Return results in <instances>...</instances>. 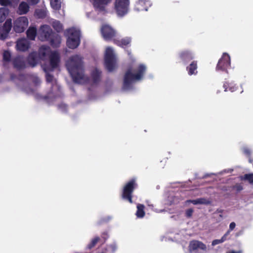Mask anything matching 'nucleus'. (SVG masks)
Listing matches in <instances>:
<instances>
[{
	"label": "nucleus",
	"mask_w": 253,
	"mask_h": 253,
	"mask_svg": "<svg viewBox=\"0 0 253 253\" xmlns=\"http://www.w3.org/2000/svg\"><path fill=\"white\" fill-rule=\"evenodd\" d=\"M37 29L35 27H29L26 32L27 38L31 40H35L37 35Z\"/></svg>",
	"instance_id": "26"
},
{
	"label": "nucleus",
	"mask_w": 253,
	"mask_h": 253,
	"mask_svg": "<svg viewBox=\"0 0 253 253\" xmlns=\"http://www.w3.org/2000/svg\"><path fill=\"white\" fill-rule=\"evenodd\" d=\"M236 226V224L234 222H231L229 225V228L226 233H228V235L230 234L231 231L233 230Z\"/></svg>",
	"instance_id": "42"
},
{
	"label": "nucleus",
	"mask_w": 253,
	"mask_h": 253,
	"mask_svg": "<svg viewBox=\"0 0 253 253\" xmlns=\"http://www.w3.org/2000/svg\"><path fill=\"white\" fill-rule=\"evenodd\" d=\"M54 33L48 25L41 26L40 29V39L42 41H48L52 37V34Z\"/></svg>",
	"instance_id": "11"
},
{
	"label": "nucleus",
	"mask_w": 253,
	"mask_h": 253,
	"mask_svg": "<svg viewBox=\"0 0 253 253\" xmlns=\"http://www.w3.org/2000/svg\"><path fill=\"white\" fill-rule=\"evenodd\" d=\"M101 75V72L97 69H95L92 71L91 73V77L94 84L99 83L100 81Z\"/></svg>",
	"instance_id": "24"
},
{
	"label": "nucleus",
	"mask_w": 253,
	"mask_h": 253,
	"mask_svg": "<svg viewBox=\"0 0 253 253\" xmlns=\"http://www.w3.org/2000/svg\"><path fill=\"white\" fill-rule=\"evenodd\" d=\"M36 80L39 81L38 79H37Z\"/></svg>",
	"instance_id": "52"
},
{
	"label": "nucleus",
	"mask_w": 253,
	"mask_h": 253,
	"mask_svg": "<svg viewBox=\"0 0 253 253\" xmlns=\"http://www.w3.org/2000/svg\"><path fill=\"white\" fill-rule=\"evenodd\" d=\"M228 235V233H226L220 239H215L212 241L211 245L214 246L217 244L222 243L226 240L227 236Z\"/></svg>",
	"instance_id": "31"
},
{
	"label": "nucleus",
	"mask_w": 253,
	"mask_h": 253,
	"mask_svg": "<svg viewBox=\"0 0 253 253\" xmlns=\"http://www.w3.org/2000/svg\"><path fill=\"white\" fill-rule=\"evenodd\" d=\"M50 44L53 48H56L60 46L61 41V37L58 34L54 32L52 34V37L48 41Z\"/></svg>",
	"instance_id": "16"
},
{
	"label": "nucleus",
	"mask_w": 253,
	"mask_h": 253,
	"mask_svg": "<svg viewBox=\"0 0 253 253\" xmlns=\"http://www.w3.org/2000/svg\"><path fill=\"white\" fill-rule=\"evenodd\" d=\"M101 236V239L103 240V243H105L106 240L109 237L108 233L107 231H104V232H102Z\"/></svg>",
	"instance_id": "39"
},
{
	"label": "nucleus",
	"mask_w": 253,
	"mask_h": 253,
	"mask_svg": "<svg viewBox=\"0 0 253 253\" xmlns=\"http://www.w3.org/2000/svg\"><path fill=\"white\" fill-rule=\"evenodd\" d=\"M50 5L53 9L59 10L61 8L60 0H50Z\"/></svg>",
	"instance_id": "32"
},
{
	"label": "nucleus",
	"mask_w": 253,
	"mask_h": 253,
	"mask_svg": "<svg viewBox=\"0 0 253 253\" xmlns=\"http://www.w3.org/2000/svg\"><path fill=\"white\" fill-rule=\"evenodd\" d=\"M249 162L251 163H253V159H251L249 158Z\"/></svg>",
	"instance_id": "50"
},
{
	"label": "nucleus",
	"mask_w": 253,
	"mask_h": 253,
	"mask_svg": "<svg viewBox=\"0 0 253 253\" xmlns=\"http://www.w3.org/2000/svg\"><path fill=\"white\" fill-rule=\"evenodd\" d=\"M189 249L190 252L194 251L198 249L206 251L207 250V246L201 241L193 240L190 242Z\"/></svg>",
	"instance_id": "13"
},
{
	"label": "nucleus",
	"mask_w": 253,
	"mask_h": 253,
	"mask_svg": "<svg viewBox=\"0 0 253 253\" xmlns=\"http://www.w3.org/2000/svg\"><path fill=\"white\" fill-rule=\"evenodd\" d=\"M28 2L31 4L35 5L39 2V0H27Z\"/></svg>",
	"instance_id": "46"
},
{
	"label": "nucleus",
	"mask_w": 253,
	"mask_h": 253,
	"mask_svg": "<svg viewBox=\"0 0 253 253\" xmlns=\"http://www.w3.org/2000/svg\"><path fill=\"white\" fill-rule=\"evenodd\" d=\"M198 61L193 60L186 67V70L189 76L196 75L198 74Z\"/></svg>",
	"instance_id": "17"
},
{
	"label": "nucleus",
	"mask_w": 253,
	"mask_h": 253,
	"mask_svg": "<svg viewBox=\"0 0 253 253\" xmlns=\"http://www.w3.org/2000/svg\"><path fill=\"white\" fill-rule=\"evenodd\" d=\"M116 59L113 50L111 47H108L105 51L104 64L108 72H112L115 68Z\"/></svg>",
	"instance_id": "5"
},
{
	"label": "nucleus",
	"mask_w": 253,
	"mask_h": 253,
	"mask_svg": "<svg viewBox=\"0 0 253 253\" xmlns=\"http://www.w3.org/2000/svg\"><path fill=\"white\" fill-rule=\"evenodd\" d=\"M243 180H247L250 183H253V173L245 174L241 177Z\"/></svg>",
	"instance_id": "34"
},
{
	"label": "nucleus",
	"mask_w": 253,
	"mask_h": 253,
	"mask_svg": "<svg viewBox=\"0 0 253 253\" xmlns=\"http://www.w3.org/2000/svg\"><path fill=\"white\" fill-rule=\"evenodd\" d=\"M145 206L143 204H138L137 205V211L136 215L138 218H142L144 216L145 213L144 211Z\"/></svg>",
	"instance_id": "27"
},
{
	"label": "nucleus",
	"mask_w": 253,
	"mask_h": 253,
	"mask_svg": "<svg viewBox=\"0 0 253 253\" xmlns=\"http://www.w3.org/2000/svg\"><path fill=\"white\" fill-rule=\"evenodd\" d=\"M230 66V58L229 55L224 53L217 64L216 70L227 72L228 68Z\"/></svg>",
	"instance_id": "8"
},
{
	"label": "nucleus",
	"mask_w": 253,
	"mask_h": 253,
	"mask_svg": "<svg viewBox=\"0 0 253 253\" xmlns=\"http://www.w3.org/2000/svg\"><path fill=\"white\" fill-rule=\"evenodd\" d=\"M233 189L236 190L237 192L242 191L243 189L242 185L240 183H237L232 187Z\"/></svg>",
	"instance_id": "37"
},
{
	"label": "nucleus",
	"mask_w": 253,
	"mask_h": 253,
	"mask_svg": "<svg viewBox=\"0 0 253 253\" xmlns=\"http://www.w3.org/2000/svg\"><path fill=\"white\" fill-rule=\"evenodd\" d=\"M11 54L8 51H4L3 53V60L4 62H9L10 61Z\"/></svg>",
	"instance_id": "35"
},
{
	"label": "nucleus",
	"mask_w": 253,
	"mask_h": 253,
	"mask_svg": "<svg viewBox=\"0 0 253 253\" xmlns=\"http://www.w3.org/2000/svg\"><path fill=\"white\" fill-rule=\"evenodd\" d=\"M100 240V238L99 237H95L93 238L90 242L86 246L85 248L87 252L86 253H90L91 250L96 245V244Z\"/></svg>",
	"instance_id": "25"
},
{
	"label": "nucleus",
	"mask_w": 253,
	"mask_h": 253,
	"mask_svg": "<svg viewBox=\"0 0 253 253\" xmlns=\"http://www.w3.org/2000/svg\"><path fill=\"white\" fill-rule=\"evenodd\" d=\"M193 212L194 210L192 209H188L185 211V216L187 218H190L192 216Z\"/></svg>",
	"instance_id": "40"
},
{
	"label": "nucleus",
	"mask_w": 253,
	"mask_h": 253,
	"mask_svg": "<svg viewBox=\"0 0 253 253\" xmlns=\"http://www.w3.org/2000/svg\"><path fill=\"white\" fill-rule=\"evenodd\" d=\"M12 28V20L10 18L7 19L4 23L2 27V31L9 33Z\"/></svg>",
	"instance_id": "30"
},
{
	"label": "nucleus",
	"mask_w": 253,
	"mask_h": 253,
	"mask_svg": "<svg viewBox=\"0 0 253 253\" xmlns=\"http://www.w3.org/2000/svg\"><path fill=\"white\" fill-rule=\"evenodd\" d=\"M9 12V9L5 7L0 8V23H2Z\"/></svg>",
	"instance_id": "29"
},
{
	"label": "nucleus",
	"mask_w": 253,
	"mask_h": 253,
	"mask_svg": "<svg viewBox=\"0 0 253 253\" xmlns=\"http://www.w3.org/2000/svg\"><path fill=\"white\" fill-rule=\"evenodd\" d=\"M68 36L67 40V45L71 49L76 48L80 43V32L74 28L68 29L66 31Z\"/></svg>",
	"instance_id": "4"
},
{
	"label": "nucleus",
	"mask_w": 253,
	"mask_h": 253,
	"mask_svg": "<svg viewBox=\"0 0 253 253\" xmlns=\"http://www.w3.org/2000/svg\"><path fill=\"white\" fill-rule=\"evenodd\" d=\"M11 1L10 0H0V5L4 6L11 5Z\"/></svg>",
	"instance_id": "38"
},
{
	"label": "nucleus",
	"mask_w": 253,
	"mask_h": 253,
	"mask_svg": "<svg viewBox=\"0 0 253 253\" xmlns=\"http://www.w3.org/2000/svg\"><path fill=\"white\" fill-rule=\"evenodd\" d=\"M8 34L9 33L2 31V33L0 34V39L2 40L5 39L7 37Z\"/></svg>",
	"instance_id": "43"
},
{
	"label": "nucleus",
	"mask_w": 253,
	"mask_h": 253,
	"mask_svg": "<svg viewBox=\"0 0 253 253\" xmlns=\"http://www.w3.org/2000/svg\"><path fill=\"white\" fill-rule=\"evenodd\" d=\"M28 25V20L25 16L18 18L14 21L13 30L16 33L23 32Z\"/></svg>",
	"instance_id": "7"
},
{
	"label": "nucleus",
	"mask_w": 253,
	"mask_h": 253,
	"mask_svg": "<svg viewBox=\"0 0 253 253\" xmlns=\"http://www.w3.org/2000/svg\"><path fill=\"white\" fill-rule=\"evenodd\" d=\"M227 86H228V84L227 83L226 84H223V87L224 88V91H226L227 90Z\"/></svg>",
	"instance_id": "48"
},
{
	"label": "nucleus",
	"mask_w": 253,
	"mask_h": 253,
	"mask_svg": "<svg viewBox=\"0 0 253 253\" xmlns=\"http://www.w3.org/2000/svg\"><path fill=\"white\" fill-rule=\"evenodd\" d=\"M226 253H242V251L240 250L238 251H231L228 252Z\"/></svg>",
	"instance_id": "47"
},
{
	"label": "nucleus",
	"mask_w": 253,
	"mask_h": 253,
	"mask_svg": "<svg viewBox=\"0 0 253 253\" xmlns=\"http://www.w3.org/2000/svg\"><path fill=\"white\" fill-rule=\"evenodd\" d=\"M52 27L57 32H59L62 30V25L58 21L53 22Z\"/></svg>",
	"instance_id": "33"
},
{
	"label": "nucleus",
	"mask_w": 253,
	"mask_h": 253,
	"mask_svg": "<svg viewBox=\"0 0 253 253\" xmlns=\"http://www.w3.org/2000/svg\"><path fill=\"white\" fill-rule=\"evenodd\" d=\"M66 66L74 83L80 84L86 83L89 78L84 75L83 58L78 55H73L66 63Z\"/></svg>",
	"instance_id": "1"
},
{
	"label": "nucleus",
	"mask_w": 253,
	"mask_h": 253,
	"mask_svg": "<svg viewBox=\"0 0 253 253\" xmlns=\"http://www.w3.org/2000/svg\"><path fill=\"white\" fill-rule=\"evenodd\" d=\"M219 212L222 213V212H223V211H222V210H220V211H219Z\"/></svg>",
	"instance_id": "51"
},
{
	"label": "nucleus",
	"mask_w": 253,
	"mask_h": 253,
	"mask_svg": "<svg viewBox=\"0 0 253 253\" xmlns=\"http://www.w3.org/2000/svg\"><path fill=\"white\" fill-rule=\"evenodd\" d=\"M18 10L20 14H24L28 12L29 6L26 2H22L19 4Z\"/></svg>",
	"instance_id": "28"
},
{
	"label": "nucleus",
	"mask_w": 253,
	"mask_h": 253,
	"mask_svg": "<svg viewBox=\"0 0 253 253\" xmlns=\"http://www.w3.org/2000/svg\"><path fill=\"white\" fill-rule=\"evenodd\" d=\"M44 70L46 73L45 77H46V82L48 83L52 82L53 81V75H52L50 74H49V73H48L47 69H46V68H44Z\"/></svg>",
	"instance_id": "36"
},
{
	"label": "nucleus",
	"mask_w": 253,
	"mask_h": 253,
	"mask_svg": "<svg viewBox=\"0 0 253 253\" xmlns=\"http://www.w3.org/2000/svg\"><path fill=\"white\" fill-rule=\"evenodd\" d=\"M178 58L181 62L186 63L192 60L194 58V54L191 50H184L178 53Z\"/></svg>",
	"instance_id": "12"
},
{
	"label": "nucleus",
	"mask_w": 253,
	"mask_h": 253,
	"mask_svg": "<svg viewBox=\"0 0 253 253\" xmlns=\"http://www.w3.org/2000/svg\"><path fill=\"white\" fill-rule=\"evenodd\" d=\"M36 13L37 15L39 16V17H43L45 15L44 13L42 10H39L38 11H36Z\"/></svg>",
	"instance_id": "45"
},
{
	"label": "nucleus",
	"mask_w": 253,
	"mask_h": 253,
	"mask_svg": "<svg viewBox=\"0 0 253 253\" xmlns=\"http://www.w3.org/2000/svg\"><path fill=\"white\" fill-rule=\"evenodd\" d=\"M129 0H116L114 3V9L117 15L123 17L126 14L128 11Z\"/></svg>",
	"instance_id": "6"
},
{
	"label": "nucleus",
	"mask_w": 253,
	"mask_h": 253,
	"mask_svg": "<svg viewBox=\"0 0 253 253\" xmlns=\"http://www.w3.org/2000/svg\"><path fill=\"white\" fill-rule=\"evenodd\" d=\"M16 46L18 50L25 51L29 49L30 44L26 40L22 39L17 42Z\"/></svg>",
	"instance_id": "18"
},
{
	"label": "nucleus",
	"mask_w": 253,
	"mask_h": 253,
	"mask_svg": "<svg viewBox=\"0 0 253 253\" xmlns=\"http://www.w3.org/2000/svg\"><path fill=\"white\" fill-rule=\"evenodd\" d=\"M15 77H16V76L14 74H10V78L11 80H14Z\"/></svg>",
	"instance_id": "49"
},
{
	"label": "nucleus",
	"mask_w": 253,
	"mask_h": 253,
	"mask_svg": "<svg viewBox=\"0 0 253 253\" xmlns=\"http://www.w3.org/2000/svg\"><path fill=\"white\" fill-rule=\"evenodd\" d=\"M151 5L149 0H139L135 6V9L137 11H147Z\"/></svg>",
	"instance_id": "15"
},
{
	"label": "nucleus",
	"mask_w": 253,
	"mask_h": 253,
	"mask_svg": "<svg viewBox=\"0 0 253 253\" xmlns=\"http://www.w3.org/2000/svg\"><path fill=\"white\" fill-rule=\"evenodd\" d=\"M243 151L244 154H245L248 157H250L251 155V151L249 148L245 147L243 148Z\"/></svg>",
	"instance_id": "41"
},
{
	"label": "nucleus",
	"mask_w": 253,
	"mask_h": 253,
	"mask_svg": "<svg viewBox=\"0 0 253 253\" xmlns=\"http://www.w3.org/2000/svg\"><path fill=\"white\" fill-rule=\"evenodd\" d=\"M187 202L192 203L194 205L203 204L208 205L211 204L210 200L205 198H198L196 200H189L187 201Z\"/></svg>",
	"instance_id": "23"
},
{
	"label": "nucleus",
	"mask_w": 253,
	"mask_h": 253,
	"mask_svg": "<svg viewBox=\"0 0 253 253\" xmlns=\"http://www.w3.org/2000/svg\"><path fill=\"white\" fill-rule=\"evenodd\" d=\"M138 187L136 180L135 178H131L124 185L121 195L122 198L130 203H132V194L134 190Z\"/></svg>",
	"instance_id": "3"
},
{
	"label": "nucleus",
	"mask_w": 253,
	"mask_h": 253,
	"mask_svg": "<svg viewBox=\"0 0 253 253\" xmlns=\"http://www.w3.org/2000/svg\"><path fill=\"white\" fill-rule=\"evenodd\" d=\"M112 0H90L94 9L100 12L105 11L106 6Z\"/></svg>",
	"instance_id": "10"
},
{
	"label": "nucleus",
	"mask_w": 253,
	"mask_h": 253,
	"mask_svg": "<svg viewBox=\"0 0 253 253\" xmlns=\"http://www.w3.org/2000/svg\"><path fill=\"white\" fill-rule=\"evenodd\" d=\"M131 42V39L130 37H125L120 40H116L114 41L115 44L123 48L130 44Z\"/></svg>",
	"instance_id": "21"
},
{
	"label": "nucleus",
	"mask_w": 253,
	"mask_h": 253,
	"mask_svg": "<svg viewBox=\"0 0 253 253\" xmlns=\"http://www.w3.org/2000/svg\"><path fill=\"white\" fill-rule=\"evenodd\" d=\"M102 37L106 41L112 40L116 36L115 31L110 26L104 25L101 29Z\"/></svg>",
	"instance_id": "9"
},
{
	"label": "nucleus",
	"mask_w": 253,
	"mask_h": 253,
	"mask_svg": "<svg viewBox=\"0 0 253 253\" xmlns=\"http://www.w3.org/2000/svg\"><path fill=\"white\" fill-rule=\"evenodd\" d=\"M38 53L36 52H33L29 54L28 56L27 61L28 63L32 66H35L38 63Z\"/></svg>",
	"instance_id": "22"
},
{
	"label": "nucleus",
	"mask_w": 253,
	"mask_h": 253,
	"mask_svg": "<svg viewBox=\"0 0 253 253\" xmlns=\"http://www.w3.org/2000/svg\"><path fill=\"white\" fill-rule=\"evenodd\" d=\"M13 65L14 67L18 70L23 69L26 67L24 61L20 57H16L13 59Z\"/></svg>",
	"instance_id": "20"
},
{
	"label": "nucleus",
	"mask_w": 253,
	"mask_h": 253,
	"mask_svg": "<svg viewBox=\"0 0 253 253\" xmlns=\"http://www.w3.org/2000/svg\"><path fill=\"white\" fill-rule=\"evenodd\" d=\"M146 71V67L143 64H140L136 70V73L133 74L130 69L126 71L124 76L123 87L126 89H129L132 83L135 80H140Z\"/></svg>",
	"instance_id": "2"
},
{
	"label": "nucleus",
	"mask_w": 253,
	"mask_h": 253,
	"mask_svg": "<svg viewBox=\"0 0 253 253\" xmlns=\"http://www.w3.org/2000/svg\"><path fill=\"white\" fill-rule=\"evenodd\" d=\"M58 108L62 109L63 111H66L67 110V106L64 104H60L58 105Z\"/></svg>",
	"instance_id": "44"
},
{
	"label": "nucleus",
	"mask_w": 253,
	"mask_h": 253,
	"mask_svg": "<svg viewBox=\"0 0 253 253\" xmlns=\"http://www.w3.org/2000/svg\"><path fill=\"white\" fill-rule=\"evenodd\" d=\"M50 52V47L46 45H42L38 51L39 57L41 59H44Z\"/></svg>",
	"instance_id": "19"
},
{
	"label": "nucleus",
	"mask_w": 253,
	"mask_h": 253,
	"mask_svg": "<svg viewBox=\"0 0 253 253\" xmlns=\"http://www.w3.org/2000/svg\"><path fill=\"white\" fill-rule=\"evenodd\" d=\"M60 62L59 54L56 52H52L49 56V63L51 67V71L58 67Z\"/></svg>",
	"instance_id": "14"
}]
</instances>
